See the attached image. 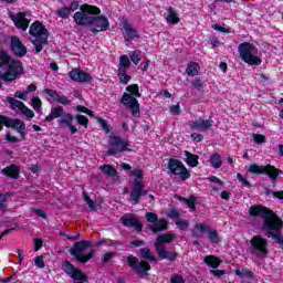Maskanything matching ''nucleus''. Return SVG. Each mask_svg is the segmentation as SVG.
Wrapping results in <instances>:
<instances>
[{"label": "nucleus", "mask_w": 283, "mask_h": 283, "mask_svg": "<svg viewBox=\"0 0 283 283\" xmlns=\"http://www.w3.org/2000/svg\"><path fill=\"white\" fill-rule=\"evenodd\" d=\"M139 255L143 260H138L134 254H129L126 258V264H128L129 269L138 275V277H149V271H151V262L156 264L158 260L151 253V249L149 248H142L139 249Z\"/></svg>", "instance_id": "obj_1"}, {"label": "nucleus", "mask_w": 283, "mask_h": 283, "mask_svg": "<svg viewBox=\"0 0 283 283\" xmlns=\"http://www.w3.org/2000/svg\"><path fill=\"white\" fill-rule=\"evenodd\" d=\"M126 92L122 95L119 103L126 107V109H130L132 116L138 118L140 116V103L138 98H140V87L138 84H130L126 87Z\"/></svg>", "instance_id": "obj_2"}, {"label": "nucleus", "mask_w": 283, "mask_h": 283, "mask_svg": "<svg viewBox=\"0 0 283 283\" xmlns=\"http://www.w3.org/2000/svg\"><path fill=\"white\" fill-rule=\"evenodd\" d=\"M56 118H60L57 120L60 127H69L71 134L78 133V128L72 125V123H74V115L66 113L61 105L51 107V112L45 116L44 120L45 123H52V120H56Z\"/></svg>", "instance_id": "obj_3"}, {"label": "nucleus", "mask_w": 283, "mask_h": 283, "mask_svg": "<svg viewBox=\"0 0 283 283\" xmlns=\"http://www.w3.org/2000/svg\"><path fill=\"white\" fill-rule=\"evenodd\" d=\"M30 36L35 39L32 44L34 45L36 54L43 52V45H48V39H50V32L41 21H35L31 24L29 30Z\"/></svg>", "instance_id": "obj_4"}, {"label": "nucleus", "mask_w": 283, "mask_h": 283, "mask_svg": "<svg viewBox=\"0 0 283 283\" xmlns=\"http://www.w3.org/2000/svg\"><path fill=\"white\" fill-rule=\"evenodd\" d=\"M170 242H174V234L171 233H165L159 237H157L154 247L155 251L160 258V260H168V262H176L178 260L179 254L176 251H167V248H165V244H170Z\"/></svg>", "instance_id": "obj_5"}, {"label": "nucleus", "mask_w": 283, "mask_h": 283, "mask_svg": "<svg viewBox=\"0 0 283 283\" xmlns=\"http://www.w3.org/2000/svg\"><path fill=\"white\" fill-rule=\"evenodd\" d=\"M98 14H101V8L84 3L80 6V11L74 13L73 19L76 25L85 28L92 25L94 17H98Z\"/></svg>", "instance_id": "obj_6"}, {"label": "nucleus", "mask_w": 283, "mask_h": 283, "mask_svg": "<svg viewBox=\"0 0 283 283\" xmlns=\"http://www.w3.org/2000/svg\"><path fill=\"white\" fill-rule=\"evenodd\" d=\"M92 247V241H87V240H82V241H77L73 244V247L69 250L70 255H72V258H74V260H76V262H78L80 264H87V262H90V260H92V258H94V255H96V250H91L90 252L85 253L86 249H91Z\"/></svg>", "instance_id": "obj_7"}, {"label": "nucleus", "mask_w": 283, "mask_h": 283, "mask_svg": "<svg viewBox=\"0 0 283 283\" xmlns=\"http://www.w3.org/2000/svg\"><path fill=\"white\" fill-rule=\"evenodd\" d=\"M249 213L251 218H262L263 219V226L262 229H265V227H269L272 222L276 221L280 216L275 213V211L266 208V206L262 205H254L251 206L249 209Z\"/></svg>", "instance_id": "obj_8"}, {"label": "nucleus", "mask_w": 283, "mask_h": 283, "mask_svg": "<svg viewBox=\"0 0 283 283\" xmlns=\"http://www.w3.org/2000/svg\"><path fill=\"white\" fill-rule=\"evenodd\" d=\"M240 59L248 65H262V59L258 55V48L253 43L243 42L239 44Z\"/></svg>", "instance_id": "obj_9"}, {"label": "nucleus", "mask_w": 283, "mask_h": 283, "mask_svg": "<svg viewBox=\"0 0 283 283\" xmlns=\"http://www.w3.org/2000/svg\"><path fill=\"white\" fill-rule=\"evenodd\" d=\"M205 233H208V240L211 244H220V234H218V230L211 228V226L198 222L191 230L192 238H202Z\"/></svg>", "instance_id": "obj_10"}, {"label": "nucleus", "mask_w": 283, "mask_h": 283, "mask_svg": "<svg viewBox=\"0 0 283 283\" xmlns=\"http://www.w3.org/2000/svg\"><path fill=\"white\" fill-rule=\"evenodd\" d=\"M169 176H179L180 180H189L191 172L187 169V166L180 161V159L169 158L167 164Z\"/></svg>", "instance_id": "obj_11"}, {"label": "nucleus", "mask_w": 283, "mask_h": 283, "mask_svg": "<svg viewBox=\"0 0 283 283\" xmlns=\"http://www.w3.org/2000/svg\"><path fill=\"white\" fill-rule=\"evenodd\" d=\"M108 150L106 151V156H116L117 154H125V151H134V148L129 140L123 139L118 136H113L109 140Z\"/></svg>", "instance_id": "obj_12"}, {"label": "nucleus", "mask_w": 283, "mask_h": 283, "mask_svg": "<svg viewBox=\"0 0 283 283\" xmlns=\"http://www.w3.org/2000/svg\"><path fill=\"white\" fill-rule=\"evenodd\" d=\"M62 270L69 275V277H71V280H73L74 283L90 282V276H87L83 270L74 266V264L69 260L62 262Z\"/></svg>", "instance_id": "obj_13"}, {"label": "nucleus", "mask_w": 283, "mask_h": 283, "mask_svg": "<svg viewBox=\"0 0 283 283\" xmlns=\"http://www.w3.org/2000/svg\"><path fill=\"white\" fill-rule=\"evenodd\" d=\"M3 126L11 129H17L21 138H25V136H28V133L25 132V123L19 118L12 119L6 115H0V132H3Z\"/></svg>", "instance_id": "obj_14"}, {"label": "nucleus", "mask_w": 283, "mask_h": 283, "mask_svg": "<svg viewBox=\"0 0 283 283\" xmlns=\"http://www.w3.org/2000/svg\"><path fill=\"white\" fill-rule=\"evenodd\" d=\"M282 227L283 220L279 217L269 227L263 228V231H268L265 232L266 238H272L281 247H283Z\"/></svg>", "instance_id": "obj_15"}, {"label": "nucleus", "mask_w": 283, "mask_h": 283, "mask_svg": "<svg viewBox=\"0 0 283 283\" xmlns=\"http://www.w3.org/2000/svg\"><path fill=\"white\" fill-rule=\"evenodd\" d=\"M251 253L258 256L269 255V241L261 235H254L250 240Z\"/></svg>", "instance_id": "obj_16"}, {"label": "nucleus", "mask_w": 283, "mask_h": 283, "mask_svg": "<svg viewBox=\"0 0 283 283\" xmlns=\"http://www.w3.org/2000/svg\"><path fill=\"white\" fill-rule=\"evenodd\" d=\"M21 74H23V63L19 60H12L7 64V76H4L6 83L17 81Z\"/></svg>", "instance_id": "obj_17"}, {"label": "nucleus", "mask_w": 283, "mask_h": 283, "mask_svg": "<svg viewBox=\"0 0 283 283\" xmlns=\"http://www.w3.org/2000/svg\"><path fill=\"white\" fill-rule=\"evenodd\" d=\"M120 221L123 227H127V229H135L137 233H140L143 231V223L140 222V219L134 213H127L120 217Z\"/></svg>", "instance_id": "obj_18"}, {"label": "nucleus", "mask_w": 283, "mask_h": 283, "mask_svg": "<svg viewBox=\"0 0 283 283\" xmlns=\"http://www.w3.org/2000/svg\"><path fill=\"white\" fill-rule=\"evenodd\" d=\"M10 50L18 59H23L28 54V46L17 35L11 36Z\"/></svg>", "instance_id": "obj_19"}, {"label": "nucleus", "mask_w": 283, "mask_h": 283, "mask_svg": "<svg viewBox=\"0 0 283 283\" xmlns=\"http://www.w3.org/2000/svg\"><path fill=\"white\" fill-rule=\"evenodd\" d=\"M94 28L92 29L93 34H98V32H107L109 28V19L105 15H94L92 24Z\"/></svg>", "instance_id": "obj_20"}, {"label": "nucleus", "mask_w": 283, "mask_h": 283, "mask_svg": "<svg viewBox=\"0 0 283 283\" xmlns=\"http://www.w3.org/2000/svg\"><path fill=\"white\" fill-rule=\"evenodd\" d=\"M147 193H149V190H145V182L135 181L129 198L134 205H140V198L147 196Z\"/></svg>", "instance_id": "obj_21"}, {"label": "nucleus", "mask_w": 283, "mask_h": 283, "mask_svg": "<svg viewBox=\"0 0 283 283\" xmlns=\"http://www.w3.org/2000/svg\"><path fill=\"white\" fill-rule=\"evenodd\" d=\"M69 77L71 81H75V83H92L94 78L90 73L81 70V69H73L69 72Z\"/></svg>", "instance_id": "obj_22"}, {"label": "nucleus", "mask_w": 283, "mask_h": 283, "mask_svg": "<svg viewBox=\"0 0 283 283\" xmlns=\"http://www.w3.org/2000/svg\"><path fill=\"white\" fill-rule=\"evenodd\" d=\"M43 94L49 96V103H60V105H70V103H72L70 98L59 95V92L52 88H44Z\"/></svg>", "instance_id": "obj_23"}, {"label": "nucleus", "mask_w": 283, "mask_h": 283, "mask_svg": "<svg viewBox=\"0 0 283 283\" xmlns=\"http://www.w3.org/2000/svg\"><path fill=\"white\" fill-rule=\"evenodd\" d=\"M78 10V0H73L69 7H63L55 11L56 17L60 19H70V14L72 12H76Z\"/></svg>", "instance_id": "obj_24"}, {"label": "nucleus", "mask_w": 283, "mask_h": 283, "mask_svg": "<svg viewBox=\"0 0 283 283\" xmlns=\"http://www.w3.org/2000/svg\"><path fill=\"white\" fill-rule=\"evenodd\" d=\"M11 57L8 52L0 51V80L6 82V76L8 75V64L10 63Z\"/></svg>", "instance_id": "obj_25"}, {"label": "nucleus", "mask_w": 283, "mask_h": 283, "mask_svg": "<svg viewBox=\"0 0 283 283\" xmlns=\"http://www.w3.org/2000/svg\"><path fill=\"white\" fill-rule=\"evenodd\" d=\"M211 127H213L212 119H199L190 124V129H197L198 132H207V129H211Z\"/></svg>", "instance_id": "obj_26"}, {"label": "nucleus", "mask_w": 283, "mask_h": 283, "mask_svg": "<svg viewBox=\"0 0 283 283\" xmlns=\"http://www.w3.org/2000/svg\"><path fill=\"white\" fill-rule=\"evenodd\" d=\"M13 22L15 28H18V30H22L23 32H25V30L30 28V21L28 20V18H25V13L23 12H19L13 19Z\"/></svg>", "instance_id": "obj_27"}, {"label": "nucleus", "mask_w": 283, "mask_h": 283, "mask_svg": "<svg viewBox=\"0 0 283 283\" xmlns=\"http://www.w3.org/2000/svg\"><path fill=\"white\" fill-rule=\"evenodd\" d=\"M3 176L7 178H12L13 180L19 179V174H21V168L19 166L11 164L2 169Z\"/></svg>", "instance_id": "obj_28"}, {"label": "nucleus", "mask_w": 283, "mask_h": 283, "mask_svg": "<svg viewBox=\"0 0 283 283\" xmlns=\"http://www.w3.org/2000/svg\"><path fill=\"white\" fill-rule=\"evenodd\" d=\"M263 174L265 176H268V178H270L271 182H275V180H277V178H280V174H282V169L268 164V165H265Z\"/></svg>", "instance_id": "obj_29"}, {"label": "nucleus", "mask_w": 283, "mask_h": 283, "mask_svg": "<svg viewBox=\"0 0 283 283\" xmlns=\"http://www.w3.org/2000/svg\"><path fill=\"white\" fill-rule=\"evenodd\" d=\"M124 32L126 34L125 41H134V39H140V35L138 34V31L132 27L128 22H124Z\"/></svg>", "instance_id": "obj_30"}, {"label": "nucleus", "mask_w": 283, "mask_h": 283, "mask_svg": "<svg viewBox=\"0 0 283 283\" xmlns=\"http://www.w3.org/2000/svg\"><path fill=\"white\" fill-rule=\"evenodd\" d=\"M149 229L154 233H160V231H167V229H169V223L167 219H159L153 226H149Z\"/></svg>", "instance_id": "obj_31"}, {"label": "nucleus", "mask_w": 283, "mask_h": 283, "mask_svg": "<svg viewBox=\"0 0 283 283\" xmlns=\"http://www.w3.org/2000/svg\"><path fill=\"white\" fill-rule=\"evenodd\" d=\"M185 156H186V165H188V167H198V165H200V156H198L197 154H192L189 150H185Z\"/></svg>", "instance_id": "obj_32"}, {"label": "nucleus", "mask_w": 283, "mask_h": 283, "mask_svg": "<svg viewBox=\"0 0 283 283\" xmlns=\"http://www.w3.org/2000/svg\"><path fill=\"white\" fill-rule=\"evenodd\" d=\"M168 15L166 17L167 23H170L171 25H178L180 23V18L178 17V12H176V9L174 7H169L167 9Z\"/></svg>", "instance_id": "obj_33"}, {"label": "nucleus", "mask_w": 283, "mask_h": 283, "mask_svg": "<svg viewBox=\"0 0 283 283\" xmlns=\"http://www.w3.org/2000/svg\"><path fill=\"white\" fill-rule=\"evenodd\" d=\"M203 262L205 264H207V266H210V269H218V266L222 264V261L220 260V258L216 255H207Z\"/></svg>", "instance_id": "obj_34"}, {"label": "nucleus", "mask_w": 283, "mask_h": 283, "mask_svg": "<svg viewBox=\"0 0 283 283\" xmlns=\"http://www.w3.org/2000/svg\"><path fill=\"white\" fill-rule=\"evenodd\" d=\"M102 174L104 176H108V178H114L115 176H118V170L112 165L104 164L103 166L99 167Z\"/></svg>", "instance_id": "obj_35"}, {"label": "nucleus", "mask_w": 283, "mask_h": 283, "mask_svg": "<svg viewBox=\"0 0 283 283\" xmlns=\"http://www.w3.org/2000/svg\"><path fill=\"white\" fill-rule=\"evenodd\" d=\"M200 72V64L198 62H189L186 69V74L188 76H198V73Z\"/></svg>", "instance_id": "obj_36"}, {"label": "nucleus", "mask_w": 283, "mask_h": 283, "mask_svg": "<svg viewBox=\"0 0 283 283\" xmlns=\"http://www.w3.org/2000/svg\"><path fill=\"white\" fill-rule=\"evenodd\" d=\"M264 169L265 166L251 164L248 168V174H251L252 176H264Z\"/></svg>", "instance_id": "obj_37"}, {"label": "nucleus", "mask_w": 283, "mask_h": 283, "mask_svg": "<svg viewBox=\"0 0 283 283\" xmlns=\"http://www.w3.org/2000/svg\"><path fill=\"white\" fill-rule=\"evenodd\" d=\"M210 165L213 169H220L222 167V156L218 153L212 154L210 156Z\"/></svg>", "instance_id": "obj_38"}, {"label": "nucleus", "mask_w": 283, "mask_h": 283, "mask_svg": "<svg viewBox=\"0 0 283 283\" xmlns=\"http://www.w3.org/2000/svg\"><path fill=\"white\" fill-rule=\"evenodd\" d=\"M129 67H132V61H129V57L125 54L120 55L118 71H127Z\"/></svg>", "instance_id": "obj_39"}, {"label": "nucleus", "mask_w": 283, "mask_h": 283, "mask_svg": "<svg viewBox=\"0 0 283 283\" xmlns=\"http://www.w3.org/2000/svg\"><path fill=\"white\" fill-rule=\"evenodd\" d=\"M7 103H9V107L10 109H12L13 112L15 109H20L23 107L24 103L14 98V97H7Z\"/></svg>", "instance_id": "obj_40"}, {"label": "nucleus", "mask_w": 283, "mask_h": 283, "mask_svg": "<svg viewBox=\"0 0 283 283\" xmlns=\"http://www.w3.org/2000/svg\"><path fill=\"white\" fill-rule=\"evenodd\" d=\"M179 200H184L185 205H187V207H189L190 211H192V212L198 211V209H196V200H198V198L196 196H191L189 199H187L185 197H179Z\"/></svg>", "instance_id": "obj_41"}, {"label": "nucleus", "mask_w": 283, "mask_h": 283, "mask_svg": "<svg viewBox=\"0 0 283 283\" xmlns=\"http://www.w3.org/2000/svg\"><path fill=\"white\" fill-rule=\"evenodd\" d=\"M117 76L123 85H127L132 81V75H128L127 71H118Z\"/></svg>", "instance_id": "obj_42"}, {"label": "nucleus", "mask_w": 283, "mask_h": 283, "mask_svg": "<svg viewBox=\"0 0 283 283\" xmlns=\"http://www.w3.org/2000/svg\"><path fill=\"white\" fill-rule=\"evenodd\" d=\"M132 176H135L136 178L133 181V187L136 185V182H143V170L135 169L130 171Z\"/></svg>", "instance_id": "obj_43"}, {"label": "nucleus", "mask_w": 283, "mask_h": 283, "mask_svg": "<svg viewBox=\"0 0 283 283\" xmlns=\"http://www.w3.org/2000/svg\"><path fill=\"white\" fill-rule=\"evenodd\" d=\"M175 224L180 229V231L189 229V220L175 219Z\"/></svg>", "instance_id": "obj_44"}, {"label": "nucleus", "mask_w": 283, "mask_h": 283, "mask_svg": "<svg viewBox=\"0 0 283 283\" xmlns=\"http://www.w3.org/2000/svg\"><path fill=\"white\" fill-rule=\"evenodd\" d=\"M31 106L33 107L34 111L41 112V107H43V102L39 97H32Z\"/></svg>", "instance_id": "obj_45"}, {"label": "nucleus", "mask_w": 283, "mask_h": 283, "mask_svg": "<svg viewBox=\"0 0 283 283\" xmlns=\"http://www.w3.org/2000/svg\"><path fill=\"white\" fill-rule=\"evenodd\" d=\"M75 118L78 125H82V127H87V125H90V118H87L85 115L77 114Z\"/></svg>", "instance_id": "obj_46"}, {"label": "nucleus", "mask_w": 283, "mask_h": 283, "mask_svg": "<svg viewBox=\"0 0 283 283\" xmlns=\"http://www.w3.org/2000/svg\"><path fill=\"white\" fill-rule=\"evenodd\" d=\"M252 138L254 140V143H256V145H262L264 143H266V136L262 135V134H252Z\"/></svg>", "instance_id": "obj_47"}, {"label": "nucleus", "mask_w": 283, "mask_h": 283, "mask_svg": "<svg viewBox=\"0 0 283 283\" xmlns=\"http://www.w3.org/2000/svg\"><path fill=\"white\" fill-rule=\"evenodd\" d=\"M192 87H195V90H198V92H202L205 84L202 83V80H200V77L195 78L191 82Z\"/></svg>", "instance_id": "obj_48"}, {"label": "nucleus", "mask_w": 283, "mask_h": 283, "mask_svg": "<svg viewBox=\"0 0 283 283\" xmlns=\"http://www.w3.org/2000/svg\"><path fill=\"white\" fill-rule=\"evenodd\" d=\"M20 112H22V114L27 116V118H34V111L30 109L28 106H25V104L22 105Z\"/></svg>", "instance_id": "obj_49"}, {"label": "nucleus", "mask_w": 283, "mask_h": 283, "mask_svg": "<svg viewBox=\"0 0 283 283\" xmlns=\"http://www.w3.org/2000/svg\"><path fill=\"white\" fill-rule=\"evenodd\" d=\"M145 219L147 220V222L154 224L158 222V214H156V212H147Z\"/></svg>", "instance_id": "obj_50"}, {"label": "nucleus", "mask_w": 283, "mask_h": 283, "mask_svg": "<svg viewBox=\"0 0 283 283\" xmlns=\"http://www.w3.org/2000/svg\"><path fill=\"white\" fill-rule=\"evenodd\" d=\"M98 123H99L102 129L105 132V134H109L112 132V126H109L107 124V120L99 117Z\"/></svg>", "instance_id": "obj_51"}, {"label": "nucleus", "mask_w": 283, "mask_h": 283, "mask_svg": "<svg viewBox=\"0 0 283 283\" xmlns=\"http://www.w3.org/2000/svg\"><path fill=\"white\" fill-rule=\"evenodd\" d=\"M76 112H80L81 114H86L87 116H94V111H91L90 108L83 105H77Z\"/></svg>", "instance_id": "obj_52"}, {"label": "nucleus", "mask_w": 283, "mask_h": 283, "mask_svg": "<svg viewBox=\"0 0 283 283\" xmlns=\"http://www.w3.org/2000/svg\"><path fill=\"white\" fill-rule=\"evenodd\" d=\"M237 180H239L241 182V185H243V187H248V189H251L252 185L251 181L247 180V178H244V176H242V174H237Z\"/></svg>", "instance_id": "obj_53"}, {"label": "nucleus", "mask_w": 283, "mask_h": 283, "mask_svg": "<svg viewBox=\"0 0 283 283\" xmlns=\"http://www.w3.org/2000/svg\"><path fill=\"white\" fill-rule=\"evenodd\" d=\"M114 258H116V252L104 253L102 258V264H107V262H109V260H114Z\"/></svg>", "instance_id": "obj_54"}, {"label": "nucleus", "mask_w": 283, "mask_h": 283, "mask_svg": "<svg viewBox=\"0 0 283 283\" xmlns=\"http://www.w3.org/2000/svg\"><path fill=\"white\" fill-rule=\"evenodd\" d=\"M32 211H33V213H35V216H38L39 218H42V220H48V213L44 212V210L33 208Z\"/></svg>", "instance_id": "obj_55"}, {"label": "nucleus", "mask_w": 283, "mask_h": 283, "mask_svg": "<svg viewBox=\"0 0 283 283\" xmlns=\"http://www.w3.org/2000/svg\"><path fill=\"white\" fill-rule=\"evenodd\" d=\"M34 262L38 269H45V261H43V255L35 256Z\"/></svg>", "instance_id": "obj_56"}, {"label": "nucleus", "mask_w": 283, "mask_h": 283, "mask_svg": "<svg viewBox=\"0 0 283 283\" xmlns=\"http://www.w3.org/2000/svg\"><path fill=\"white\" fill-rule=\"evenodd\" d=\"M213 30H216L217 32H222L223 34H229V32H231L230 28H224L222 25L219 24H213L212 25Z\"/></svg>", "instance_id": "obj_57"}, {"label": "nucleus", "mask_w": 283, "mask_h": 283, "mask_svg": "<svg viewBox=\"0 0 283 283\" xmlns=\"http://www.w3.org/2000/svg\"><path fill=\"white\" fill-rule=\"evenodd\" d=\"M170 283H185V277H182V274H174L170 277Z\"/></svg>", "instance_id": "obj_58"}, {"label": "nucleus", "mask_w": 283, "mask_h": 283, "mask_svg": "<svg viewBox=\"0 0 283 283\" xmlns=\"http://www.w3.org/2000/svg\"><path fill=\"white\" fill-rule=\"evenodd\" d=\"M130 61L132 63H134V65H138L140 63V55H138V53H136V51L130 53Z\"/></svg>", "instance_id": "obj_59"}, {"label": "nucleus", "mask_w": 283, "mask_h": 283, "mask_svg": "<svg viewBox=\"0 0 283 283\" xmlns=\"http://www.w3.org/2000/svg\"><path fill=\"white\" fill-rule=\"evenodd\" d=\"M190 138H192V140L195 143H202V140H205V136H202V134H198V133H191Z\"/></svg>", "instance_id": "obj_60"}, {"label": "nucleus", "mask_w": 283, "mask_h": 283, "mask_svg": "<svg viewBox=\"0 0 283 283\" xmlns=\"http://www.w3.org/2000/svg\"><path fill=\"white\" fill-rule=\"evenodd\" d=\"M14 97L20 98L21 101H28V91H23V92L17 91L14 93Z\"/></svg>", "instance_id": "obj_61"}, {"label": "nucleus", "mask_w": 283, "mask_h": 283, "mask_svg": "<svg viewBox=\"0 0 283 283\" xmlns=\"http://www.w3.org/2000/svg\"><path fill=\"white\" fill-rule=\"evenodd\" d=\"M170 113H172L175 116H180V104L171 105Z\"/></svg>", "instance_id": "obj_62"}, {"label": "nucleus", "mask_w": 283, "mask_h": 283, "mask_svg": "<svg viewBox=\"0 0 283 283\" xmlns=\"http://www.w3.org/2000/svg\"><path fill=\"white\" fill-rule=\"evenodd\" d=\"M168 218H171V219L176 218V220L180 219V211H178L176 209L169 210Z\"/></svg>", "instance_id": "obj_63"}, {"label": "nucleus", "mask_w": 283, "mask_h": 283, "mask_svg": "<svg viewBox=\"0 0 283 283\" xmlns=\"http://www.w3.org/2000/svg\"><path fill=\"white\" fill-rule=\"evenodd\" d=\"M43 247V240L42 239H34V251H41Z\"/></svg>", "instance_id": "obj_64"}]
</instances>
